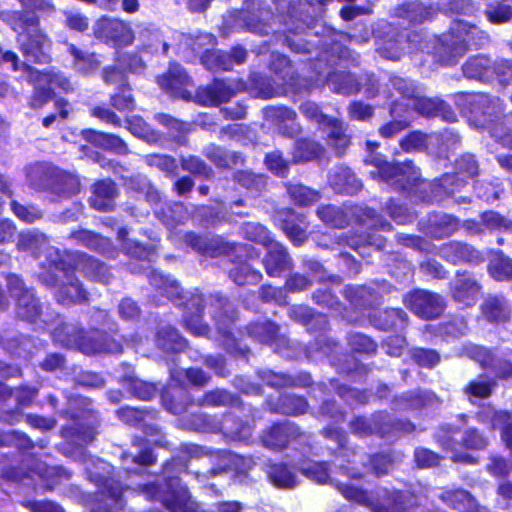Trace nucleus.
Here are the masks:
<instances>
[{
    "mask_svg": "<svg viewBox=\"0 0 512 512\" xmlns=\"http://www.w3.org/2000/svg\"><path fill=\"white\" fill-rule=\"evenodd\" d=\"M78 271L93 282L109 284L113 279L110 267L98 258L87 253H78Z\"/></svg>",
    "mask_w": 512,
    "mask_h": 512,
    "instance_id": "e433bc0d",
    "label": "nucleus"
},
{
    "mask_svg": "<svg viewBox=\"0 0 512 512\" xmlns=\"http://www.w3.org/2000/svg\"><path fill=\"white\" fill-rule=\"evenodd\" d=\"M487 129L497 144L512 151V112L491 119Z\"/></svg>",
    "mask_w": 512,
    "mask_h": 512,
    "instance_id": "603ef678",
    "label": "nucleus"
},
{
    "mask_svg": "<svg viewBox=\"0 0 512 512\" xmlns=\"http://www.w3.org/2000/svg\"><path fill=\"white\" fill-rule=\"evenodd\" d=\"M349 224L370 230L391 231L393 225L374 208L358 203H348Z\"/></svg>",
    "mask_w": 512,
    "mask_h": 512,
    "instance_id": "b1692460",
    "label": "nucleus"
},
{
    "mask_svg": "<svg viewBox=\"0 0 512 512\" xmlns=\"http://www.w3.org/2000/svg\"><path fill=\"white\" fill-rule=\"evenodd\" d=\"M266 409L272 414L297 417L308 412L309 403L305 396L294 393H281L276 399L265 401Z\"/></svg>",
    "mask_w": 512,
    "mask_h": 512,
    "instance_id": "5701e85b",
    "label": "nucleus"
},
{
    "mask_svg": "<svg viewBox=\"0 0 512 512\" xmlns=\"http://www.w3.org/2000/svg\"><path fill=\"white\" fill-rule=\"evenodd\" d=\"M244 253H237L230 259L235 266L228 271V277L237 286L256 285L261 282L262 273L253 268L247 261H241L239 258Z\"/></svg>",
    "mask_w": 512,
    "mask_h": 512,
    "instance_id": "49530a36",
    "label": "nucleus"
},
{
    "mask_svg": "<svg viewBox=\"0 0 512 512\" xmlns=\"http://www.w3.org/2000/svg\"><path fill=\"white\" fill-rule=\"evenodd\" d=\"M433 54L441 65L451 66L456 64L459 56L463 55V49L457 38L450 41L440 40L435 44Z\"/></svg>",
    "mask_w": 512,
    "mask_h": 512,
    "instance_id": "0e129e2a",
    "label": "nucleus"
},
{
    "mask_svg": "<svg viewBox=\"0 0 512 512\" xmlns=\"http://www.w3.org/2000/svg\"><path fill=\"white\" fill-rule=\"evenodd\" d=\"M238 334L240 338L247 336L261 345L272 347L279 354L293 349L288 336L281 333L280 325L270 319L250 321L238 330Z\"/></svg>",
    "mask_w": 512,
    "mask_h": 512,
    "instance_id": "20e7f679",
    "label": "nucleus"
},
{
    "mask_svg": "<svg viewBox=\"0 0 512 512\" xmlns=\"http://www.w3.org/2000/svg\"><path fill=\"white\" fill-rule=\"evenodd\" d=\"M55 288L54 298L62 306L71 307L78 304H85L89 301V292L83 287V284L77 277L64 281H59Z\"/></svg>",
    "mask_w": 512,
    "mask_h": 512,
    "instance_id": "f704fd0d",
    "label": "nucleus"
},
{
    "mask_svg": "<svg viewBox=\"0 0 512 512\" xmlns=\"http://www.w3.org/2000/svg\"><path fill=\"white\" fill-rule=\"evenodd\" d=\"M120 382L127 392L142 401L152 400L160 391L156 383L141 380L134 375H124Z\"/></svg>",
    "mask_w": 512,
    "mask_h": 512,
    "instance_id": "6e6d98bb",
    "label": "nucleus"
},
{
    "mask_svg": "<svg viewBox=\"0 0 512 512\" xmlns=\"http://www.w3.org/2000/svg\"><path fill=\"white\" fill-rule=\"evenodd\" d=\"M265 473L268 482L275 488L289 490L298 484L295 468L287 462L269 461L266 463Z\"/></svg>",
    "mask_w": 512,
    "mask_h": 512,
    "instance_id": "c9c22d12",
    "label": "nucleus"
},
{
    "mask_svg": "<svg viewBox=\"0 0 512 512\" xmlns=\"http://www.w3.org/2000/svg\"><path fill=\"white\" fill-rule=\"evenodd\" d=\"M343 296L355 308L368 309L382 301V294L372 285H345Z\"/></svg>",
    "mask_w": 512,
    "mask_h": 512,
    "instance_id": "7c9ffc66",
    "label": "nucleus"
},
{
    "mask_svg": "<svg viewBox=\"0 0 512 512\" xmlns=\"http://www.w3.org/2000/svg\"><path fill=\"white\" fill-rule=\"evenodd\" d=\"M197 405L207 408L234 407L239 410H244L245 407L239 394L218 387L204 392L197 400Z\"/></svg>",
    "mask_w": 512,
    "mask_h": 512,
    "instance_id": "ea45409f",
    "label": "nucleus"
},
{
    "mask_svg": "<svg viewBox=\"0 0 512 512\" xmlns=\"http://www.w3.org/2000/svg\"><path fill=\"white\" fill-rule=\"evenodd\" d=\"M217 37L212 33H202L191 41V49L199 56L203 67L212 73L231 70V61L228 51L217 48Z\"/></svg>",
    "mask_w": 512,
    "mask_h": 512,
    "instance_id": "0eeeda50",
    "label": "nucleus"
},
{
    "mask_svg": "<svg viewBox=\"0 0 512 512\" xmlns=\"http://www.w3.org/2000/svg\"><path fill=\"white\" fill-rule=\"evenodd\" d=\"M7 291L15 301L16 316L28 323H36L42 316L43 308L33 288L26 286L23 278L17 274L6 277Z\"/></svg>",
    "mask_w": 512,
    "mask_h": 512,
    "instance_id": "7ed1b4c3",
    "label": "nucleus"
},
{
    "mask_svg": "<svg viewBox=\"0 0 512 512\" xmlns=\"http://www.w3.org/2000/svg\"><path fill=\"white\" fill-rule=\"evenodd\" d=\"M262 382L275 390L287 388H310L313 385V379L309 372L300 371L296 374L285 372H275L271 369L262 371L259 374Z\"/></svg>",
    "mask_w": 512,
    "mask_h": 512,
    "instance_id": "aec40b11",
    "label": "nucleus"
},
{
    "mask_svg": "<svg viewBox=\"0 0 512 512\" xmlns=\"http://www.w3.org/2000/svg\"><path fill=\"white\" fill-rule=\"evenodd\" d=\"M306 434L294 422L277 420L266 426L259 435L261 445L273 452H283L292 444L301 442Z\"/></svg>",
    "mask_w": 512,
    "mask_h": 512,
    "instance_id": "423d86ee",
    "label": "nucleus"
},
{
    "mask_svg": "<svg viewBox=\"0 0 512 512\" xmlns=\"http://www.w3.org/2000/svg\"><path fill=\"white\" fill-rule=\"evenodd\" d=\"M365 162L375 168L374 171L370 172L373 179L384 183H392L401 191L406 180L413 177L411 171H413L414 162L409 159L403 162H389L381 157L374 156Z\"/></svg>",
    "mask_w": 512,
    "mask_h": 512,
    "instance_id": "9b49d317",
    "label": "nucleus"
},
{
    "mask_svg": "<svg viewBox=\"0 0 512 512\" xmlns=\"http://www.w3.org/2000/svg\"><path fill=\"white\" fill-rule=\"evenodd\" d=\"M8 24L16 33L19 51L27 62L49 64L52 60V41L40 27L37 14L11 12Z\"/></svg>",
    "mask_w": 512,
    "mask_h": 512,
    "instance_id": "f03ea898",
    "label": "nucleus"
},
{
    "mask_svg": "<svg viewBox=\"0 0 512 512\" xmlns=\"http://www.w3.org/2000/svg\"><path fill=\"white\" fill-rule=\"evenodd\" d=\"M325 154L324 146L310 137H299L291 151V164H303L320 160Z\"/></svg>",
    "mask_w": 512,
    "mask_h": 512,
    "instance_id": "c03bdc74",
    "label": "nucleus"
},
{
    "mask_svg": "<svg viewBox=\"0 0 512 512\" xmlns=\"http://www.w3.org/2000/svg\"><path fill=\"white\" fill-rule=\"evenodd\" d=\"M118 195V187L111 178L99 179L92 184L89 204L97 211H112Z\"/></svg>",
    "mask_w": 512,
    "mask_h": 512,
    "instance_id": "c85d7f7f",
    "label": "nucleus"
},
{
    "mask_svg": "<svg viewBox=\"0 0 512 512\" xmlns=\"http://www.w3.org/2000/svg\"><path fill=\"white\" fill-rule=\"evenodd\" d=\"M163 408L172 415H181L194 405L189 389L181 383L167 384L160 394Z\"/></svg>",
    "mask_w": 512,
    "mask_h": 512,
    "instance_id": "6ab92c4d",
    "label": "nucleus"
},
{
    "mask_svg": "<svg viewBox=\"0 0 512 512\" xmlns=\"http://www.w3.org/2000/svg\"><path fill=\"white\" fill-rule=\"evenodd\" d=\"M440 499L448 507L460 512H466L477 502L469 491L461 488L442 492Z\"/></svg>",
    "mask_w": 512,
    "mask_h": 512,
    "instance_id": "69168bd1",
    "label": "nucleus"
},
{
    "mask_svg": "<svg viewBox=\"0 0 512 512\" xmlns=\"http://www.w3.org/2000/svg\"><path fill=\"white\" fill-rule=\"evenodd\" d=\"M482 293V285L474 274L467 270L456 271L455 280L450 283L451 299L463 307H473Z\"/></svg>",
    "mask_w": 512,
    "mask_h": 512,
    "instance_id": "4468645a",
    "label": "nucleus"
},
{
    "mask_svg": "<svg viewBox=\"0 0 512 512\" xmlns=\"http://www.w3.org/2000/svg\"><path fill=\"white\" fill-rule=\"evenodd\" d=\"M14 398V389L0 382V423L9 426L19 423V410H15Z\"/></svg>",
    "mask_w": 512,
    "mask_h": 512,
    "instance_id": "052dcab7",
    "label": "nucleus"
},
{
    "mask_svg": "<svg viewBox=\"0 0 512 512\" xmlns=\"http://www.w3.org/2000/svg\"><path fill=\"white\" fill-rule=\"evenodd\" d=\"M241 411L242 414L232 410L222 413L221 435L233 441L249 442L256 428V409L245 406Z\"/></svg>",
    "mask_w": 512,
    "mask_h": 512,
    "instance_id": "1a4fd4ad",
    "label": "nucleus"
},
{
    "mask_svg": "<svg viewBox=\"0 0 512 512\" xmlns=\"http://www.w3.org/2000/svg\"><path fill=\"white\" fill-rule=\"evenodd\" d=\"M323 126L329 128L325 136L326 144L339 157L343 156L351 144V137L346 132V126L342 120L331 117Z\"/></svg>",
    "mask_w": 512,
    "mask_h": 512,
    "instance_id": "a18cd8bd",
    "label": "nucleus"
},
{
    "mask_svg": "<svg viewBox=\"0 0 512 512\" xmlns=\"http://www.w3.org/2000/svg\"><path fill=\"white\" fill-rule=\"evenodd\" d=\"M409 494L399 489L382 488L376 491L377 503L373 512H406Z\"/></svg>",
    "mask_w": 512,
    "mask_h": 512,
    "instance_id": "37998d69",
    "label": "nucleus"
},
{
    "mask_svg": "<svg viewBox=\"0 0 512 512\" xmlns=\"http://www.w3.org/2000/svg\"><path fill=\"white\" fill-rule=\"evenodd\" d=\"M156 346L165 353L178 354L186 350L188 342L173 326L159 327L155 334Z\"/></svg>",
    "mask_w": 512,
    "mask_h": 512,
    "instance_id": "de8ad7c7",
    "label": "nucleus"
},
{
    "mask_svg": "<svg viewBox=\"0 0 512 512\" xmlns=\"http://www.w3.org/2000/svg\"><path fill=\"white\" fill-rule=\"evenodd\" d=\"M160 88L173 99L185 102L193 100L189 87L194 86L193 79L179 63H171L168 69L157 78Z\"/></svg>",
    "mask_w": 512,
    "mask_h": 512,
    "instance_id": "f8f14e48",
    "label": "nucleus"
},
{
    "mask_svg": "<svg viewBox=\"0 0 512 512\" xmlns=\"http://www.w3.org/2000/svg\"><path fill=\"white\" fill-rule=\"evenodd\" d=\"M488 254L490 256L487 264L489 276L499 282L512 280V258L500 249H491Z\"/></svg>",
    "mask_w": 512,
    "mask_h": 512,
    "instance_id": "3c124183",
    "label": "nucleus"
},
{
    "mask_svg": "<svg viewBox=\"0 0 512 512\" xmlns=\"http://www.w3.org/2000/svg\"><path fill=\"white\" fill-rule=\"evenodd\" d=\"M93 482L101 495L112 500L114 504L122 505L123 494L127 487L120 480L113 475H95Z\"/></svg>",
    "mask_w": 512,
    "mask_h": 512,
    "instance_id": "bf43d9fd",
    "label": "nucleus"
},
{
    "mask_svg": "<svg viewBox=\"0 0 512 512\" xmlns=\"http://www.w3.org/2000/svg\"><path fill=\"white\" fill-rule=\"evenodd\" d=\"M403 40L400 32L390 26L388 32L376 40L377 52L389 60H399L403 51Z\"/></svg>",
    "mask_w": 512,
    "mask_h": 512,
    "instance_id": "5fc2aeb1",
    "label": "nucleus"
},
{
    "mask_svg": "<svg viewBox=\"0 0 512 512\" xmlns=\"http://www.w3.org/2000/svg\"><path fill=\"white\" fill-rule=\"evenodd\" d=\"M494 61L489 57L477 55L470 57L462 66L463 75L468 79H475L492 84Z\"/></svg>",
    "mask_w": 512,
    "mask_h": 512,
    "instance_id": "09e8293b",
    "label": "nucleus"
},
{
    "mask_svg": "<svg viewBox=\"0 0 512 512\" xmlns=\"http://www.w3.org/2000/svg\"><path fill=\"white\" fill-rule=\"evenodd\" d=\"M392 86L400 95V99H396L390 104V115L401 116V113H407L409 106L419 94L417 85L408 79L395 77L392 79Z\"/></svg>",
    "mask_w": 512,
    "mask_h": 512,
    "instance_id": "a19ab883",
    "label": "nucleus"
},
{
    "mask_svg": "<svg viewBox=\"0 0 512 512\" xmlns=\"http://www.w3.org/2000/svg\"><path fill=\"white\" fill-rule=\"evenodd\" d=\"M52 338L61 347L78 350L86 355L85 345H88L90 329L86 330L71 323H60L52 331Z\"/></svg>",
    "mask_w": 512,
    "mask_h": 512,
    "instance_id": "4be33fe9",
    "label": "nucleus"
},
{
    "mask_svg": "<svg viewBox=\"0 0 512 512\" xmlns=\"http://www.w3.org/2000/svg\"><path fill=\"white\" fill-rule=\"evenodd\" d=\"M67 52L71 57V67L80 76L91 77L96 74L102 65V55L78 47L74 43L67 44Z\"/></svg>",
    "mask_w": 512,
    "mask_h": 512,
    "instance_id": "393cba45",
    "label": "nucleus"
},
{
    "mask_svg": "<svg viewBox=\"0 0 512 512\" xmlns=\"http://www.w3.org/2000/svg\"><path fill=\"white\" fill-rule=\"evenodd\" d=\"M397 405L403 407L406 411H423L432 408L440 403L438 396L430 391L420 388L411 389L403 392L394 398Z\"/></svg>",
    "mask_w": 512,
    "mask_h": 512,
    "instance_id": "2f4dec72",
    "label": "nucleus"
},
{
    "mask_svg": "<svg viewBox=\"0 0 512 512\" xmlns=\"http://www.w3.org/2000/svg\"><path fill=\"white\" fill-rule=\"evenodd\" d=\"M437 11L433 5H426L420 1H405L395 6L392 16L406 20L411 25L422 24L432 20Z\"/></svg>",
    "mask_w": 512,
    "mask_h": 512,
    "instance_id": "c756f323",
    "label": "nucleus"
},
{
    "mask_svg": "<svg viewBox=\"0 0 512 512\" xmlns=\"http://www.w3.org/2000/svg\"><path fill=\"white\" fill-rule=\"evenodd\" d=\"M54 103L56 109L55 113H49L41 120L44 128H50L53 123L60 119L61 121L67 120L70 115V103L61 96H57L54 89L45 85L34 86L30 96L28 105L33 110L44 108L50 102Z\"/></svg>",
    "mask_w": 512,
    "mask_h": 512,
    "instance_id": "9d476101",
    "label": "nucleus"
},
{
    "mask_svg": "<svg viewBox=\"0 0 512 512\" xmlns=\"http://www.w3.org/2000/svg\"><path fill=\"white\" fill-rule=\"evenodd\" d=\"M438 255L452 265L477 266L485 261L484 253L474 245L461 240H451L443 243Z\"/></svg>",
    "mask_w": 512,
    "mask_h": 512,
    "instance_id": "2eb2a0df",
    "label": "nucleus"
},
{
    "mask_svg": "<svg viewBox=\"0 0 512 512\" xmlns=\"http://www.w3.org/2000/svg\"><path fill=\"white\" fill-rule=\"evenodd\" d=\"M489 419L491 429H500V439L512 456V411L493 410Z\"/></svg>",
    "mask_w": 512,
    "mask_h": 512,
    "instance_id": "680f3d73",
    "label": "nucleus"
},
{
    "mask_svg": "<svg viewBox=\"0 0 512 512\" xmlns=\"http://www.w3.org/2000/svg\"><path fill=\"white\" fill-rule=\"evenodd\" d=\"M82 134L85 140L95 146L113 150L119 154H126L128 152V147L125 141L118 135L100 132L93 129L83 130Z\"/></svg>",
    "mask_w": 512,
    "mask_h": 512,
    "instance_id": "4d7b16f0",
    "label": "nucleus"
},
{
    "mask_svg": "<svg viewBox=\"0 0 512 512\" xmlns=\"http://www.w3.org/2000/svg\"><path fill=\"white\" fill-rule=\"evenodd\" d=\"M369 320L377 330L396 332L407 326L408 315L402 308H385L371 313Z\"/></svg>",
    "mask_w": 512,
    "mask_h": 512,
    "instance_id": "72a5a7b5",
    "label": "nucleus"
},
{
    "mask_svg": "<svg viewBox=\"0 0 512 512\" xmlns=\"http://www.w3.org/2000/svg\"><path fill=\"white\" fill-rule=\"evenodd\" d=\"M461 228L460 219L452 214H434L426 222V234L440 240L452 236Z\"/></svg>",
    "mask_w": 512,
    "mask_h": 512,
    "instance_id": "79ce46f5",
    "label": "nucleus"
},
{
    "mask_svg": "<svg viewBox=\"0 0 512 512\" xmlns=\"http://www.w3.org/2000/svg\"><path fill=\"white\" fill-rule=\"evenodd\" d=\"M413 177L406 180L402 191H409L415 199L424 204L441 202V194L436 178L428 181L421 177L420 169L414 164Z\"/></svg>",
    "mask_w": 512,
    "mask_h": 512,
    "instance_id": "412c9836",
    "label": "nucleus"
},
{
    "mask_svg": "<svg viewBox=\"0 0 512 512\" xmlns=\"http://www.w3.org/2000/svg\"><path fill=\"white\" fill-rule=\"evenodd\" d=\"M311 300L315 305L327 311L341 313L345 310L344 304L330 286L315 289L311 293Z\"/></svg>",
    "mask_w": 512,
    "mask_h": 512,
    "instance_id": "338daca9",
    "label": "nucleus"
},
{
    "mask_svg": "<svg viewBox=\"0 0 512 512\" xmlns=\"http://www.w3.org/2000/svg\"><path fill=\"white\" fill-rule=\"evenodd\" d=\"M67 238L107 258L114 259L118 256V249L112 240L93 230L75 229L69 233Z\"/></svg>",
    "mask_w": 512,
    "mask_h": 512,
    "instance_id": "a211bd4d",
    "label": "nucleus"
},
{
    "mask_svg": "<svg viewBox=\"0 0 512 512\" xmlns=\"http://www.w3.org/2000/svg\"><path fill=\"white\" fill-rule=\"evenodd\" d=\"M205 306L209 308L215 329L226 349L247 357L250 354L249 347H240L235 336V327L239 319L238 310L229 297L221 292L211 293L207 299L202 294H191L183 302L185 328L194 336L209 335L210 326L203 320Z\"/></svg>",
    "mask_w": 512,
    "mask_h": 512,
    "instance_id": "f257e3e1",
    "label": "nucleus"
},
{
    "mask_svg": "<svg viewBox=\"0 0 512 512\" xmlns=\"http://www.w3.org/2000/svg\"><path fill=\"white\" fill-rule=\"evenodd\" d=\"M95 39L114 49L132 45L135 33L130 23L120 18L101 16L92 27Z\"/></svg>",
    "mask_w": 512,
    "mask_h": 512,
    "instance_id": "39448f33",
    "label": "nucleus"
},
{
    "mask_svg": "<svg viewBox=\"0 0 512 512\" xmlns=\"http://www.w3.org/2000/svg\"><path fill=\"white\" fill-rule=\"evenodd\" d=\"M410 108L423 117L434 118L440 116L448 122L457 120V115L451 105L440 98H430L418 94L409 106Z\"/></svg>",
    "mask_w": 512,
    "mask_h": 512,
    "instance_id": "bb28decb",
    "label": "nucleus"
},
{
    "mask_svg": "<svg viewBox=\"0 0 512 512\" xmlns=\"http://www.w3.org/2000/svg\"><path fill=\"white\" fill-rule=\"evenodd\" d=\"M234 95L235 90L225 79L213 78L210 84L197 87L192 101L202 107H218Z\"/></svg>",
    "mask_w": 512,
    "mask_h": 512,
    "instance_id": "f3484780",
    "label": "nucleus"
},
{
    "mask_svg": "<svg viewBox=\"0 0 512 512\" xmlns=\"http://www.w3.org/2000/svg\"><path fill=\"white\" fill-rule=\"evenodd\" d=\"M403 304L411 313L423 320L439 318L446 308V303L440 294L418 288L403 296Z\"/></svg>",
    "mask_w": 512,
    "mask_h": 512,
    "instance_id": "6e6552de",
    "label": "nucleus"
},
{
    "mask_svg": "<svg viewBox=\"0 0 512 512\" xmlns=\"http://www.w3.org/2000/svg\"><path fill=\"white\" fill-rule=\"evenodd\" d=\"M275 220L294 246H300L308 239L309 221L305 214L282 208L276 211Z\"/></svg>",
    "mask_w": 512,
    "mask_h": 512,
    "instance_id": "dca6fc26",
    "label": "nucleus"
},
{
    "mask_svg": "<svg viewBox=\"0 0 512 512\" xmlns=\"http://www.w3.org/2000/svg\"><path fill=\"white\" fill-rule=\"evenodd\" d=\"M262 264L266 274L271 278L281 277L285 272L291 271L294 264L293 259L286 247L275 241L268 246Z\"/></svg>",
    "mask_w": 512,
    "mask_h": 512,
    "instance_id": "a878e982",
    "label": "nucleus"
},
{
    "mask_svg": "<svg viewBox=\"0 0 512 512\" xmlns=\"http://www.w3.org/2000/svg\"><path fill=\"white\" fill-rule=\"evenodd\" d=\"M255 251L254 247L248 244L229 242L223 240L221 237L211 238L204 257L218 258L221 256H232L234 257L237 253H245L246 256H252V252Z\"/></svg>",
    "mask_w": 512,
    "mask_h": 512,
    "instance_id": "8fccbe9b",
    "label": "nucleus"
},
{
    "mask_svg": "<svg viewBox=\"0 0 512 512\" xmlns=\"http://www.w3.org/2000/svg\"><path fill=\"white\" fill-rule=\"evenodd\" d=\"M204 156L220 170H230L233 167H242L246 163V156L240 151H228L226 148L210 143L204 149Z\"/></svg>",
    "mask_w": 512,
    "mask_h": 512,
    "instance_id": "58836bf2",
    "label": "nucleus"
},
{
    "mask_svg": "<svg viewBox=\"0 0 512 512\" xmlns=\"http://www.w3.org/2000/svg\"><path fill=\"white\" fill-rule=\"evenodd\" d=\"M78 271V253L75 255L74 261L59 257L49 263L48 269L40 274V281L48 288L58 286L60 277L58 272L62 273L66 280L76 277Z\"/></svg>",
    "mask_w": 512,
    "mask_h": 512,
    "instance_id": "4c0bfd02",
    "label": "nucleus"
},
{
    "mask_svg": "<svg viewBox=\"0 0 512 512\" xmlns=\"http://www.w3.org/2000/svg\"><path fill=\"white\" fill-rule=\"evenodd\" d=\"M453 30L456 33L454 38L458 39L461 49H463V54L467 50L481 49L490 41V37L487 32L481 30L475 24H471L464 20H456L454 22Z\"/></svg>",
    "mask_w": 512,
    "mask_h": 512,
    "instance_id": "cd10ccee",
    "label": "nucleus"
},
{
    "mask_svg": "<svg viewBox=\"0 0 512 512\" xmlns=\"http://www.w3.org/2000/svg\"><path fill=\"white\" fill-rule=\"evenodd\" d=\"M222 414H209L206 412L192 413L187 418L190 429L206 434H221Z\"/></svg>",
    "mask_w": 512,
    "mask_h": 512,
    "instance_id": "13d9d810",
    "label": "nucleus"
},
{
    "mask_svg": "<svg viewBox=\"0 0 512 512\" xmlns=\"http://www.w3.org/2000/svg\"><path fill=\"white\" fill-rule=\"evenodd\" d=\"M461 432V428L455 424H440L433 433L434 442L443 450L454 452L459 445L456 436Z\"/></svg>",
    "mask_w": 512,
    "mask_h": 512,
    "instance_id": "774afa93",
    "label": "nucleus"
},
{
    "mask_svg": "<svg viewBox=\"0 0 512 512\" xmlns=\"http://www.w3.org/2000/svg\"><path fill=\"white\" fill-rule=\"evenodd\" d=\"M126 343V337L118 329L103 330L91 328L88 345H85L86 355H119L123 353Z\"/></svg>",
    "mask_w": 512,
    "mask_h": 512,
    "instance_id": "ddd939ff",
    "label": "nucleus"
},
{
    "mask_svg": "<svg viewBox=\"0 0 512 512\" xmlns=\"http://www.w3.org/2000/svg\"><path fill=\"white\" fill-rule=\"evenodd\" d=\"M316 215L329 227L344 229L349 226L348 203L341 206L322 204L317 208Z\"/></svg>",
    "mask_w": 512,
    "mask_h": 512,
    "instance_id": "864d4df0",
    "label": "nucleus"
},
{
    "mask_svg": "<svg viewBox=\"0 0 512 512\" xmlns=\"http://www.w3.org/2000/svg\"><path fill=\"white\" fill-rule=\"evenodd\" d=\"M132 445L139 447L140 451L137 455H132L127 452L122 453L121 458L123 462L129 460L130 463L139 467H150L156 463L157 456L155 455L153 448L149 445L147 439L143 437H135L132 441Z\"/></svg>",
    "mask_w": 512,
    "mask_h": 512,
    "instance_id": "e2e57ef3",
    "label": "nucleus"
},
{
    "mask_svg": "<svg viewBox=\"0 0 512 512\" xmlns=\"http://www.w3.org/2000/svg\"><path fill=\"white\" fill-rule=\"evenodd\" d=\"M483 318L491 324H505L511 320V306L502 294L488 295L480 304Z\"/></svg>",
    "mask_w": 512,
    "mask_h": 512,
    "instance_id": "473e14b6",
    "label": "nucleus"
}]
</instances>
